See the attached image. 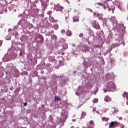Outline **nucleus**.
<instances>
[{
    "label": "nucleus",
    "instance_id": "nucleus-60",
    "mask_svg": "<svg viewBox=\"0 0 128 128\" xmlns=\"http://www.w3.org/2000/svg\"><path fill=\"white\" fill-rule=\"evenodd\" d=\"M62 40H63L64 42H65L64 40L63 39H62Z\"/></svg>",
    "mask_w": 128,
    "mask_h": 128
},
{
    "label": "nucleus",
    "instance_id": "nucleus-27",
    "mask_svg": "<svg viewBox=\"0 0 128 128\" xmlns=\"http://www.w3.org/2000/svg\"><path fill=\"white\" fill-rule=\"evenodd\" d=\"M84 64L86 68H89V66H90V63H88L86 61L84 62Z\"/></svg>",
    "mask_w": 128,
    "mask_h": 128
},
{
    "label": "nucleus",
    "instance_id": "nucleus-45",
    "mask_svg": "<svg viewBox=\"0 0 128 128\" xmlns=\"http://www.w3.org/2000/svg\"><path fill=\"white\" fill-rule=\"evenodd\" d=\"M110 74H108L106 76V78H110Z\"/></svg>",
    "mask_w": 128,
    "mask_h": 128
},
{
    "label": "nucleus",
    "instance_id": "nucleus-44",
    "mask_svg": "<svg viewBox=\"0 0 128 128\" xmlns=\"http://www.w3.org/2000/svg\"><path fill=\"white\" fill-rule=\"evenodd\" d=\"M118 118H119L120 120H122V117L118 118V116H117Z\"/></svg>",
    "mask_w": 128,
    "mask_h": 128
},
{
    "label": "nucleus",
    "instance_id": "nucleus-22",
    "mask_svg": "<svg viewBox=\"0 0 128 128\" xmlns=\"http://www.w3.org/2000/svg\"><path fill=\"white\" fill-rule=\"evenodd\" d=\"M80 22V19L78 16H74V22Z\"/></svg>",
    "mask_w": 128,
    "mask_h": 128
},
{
    "label": "nucleus",
    "instance_id": "nucleus-32",
    "mask_svg": "<svg viewBox=\"0 0 128 128\" xmlns=\"http://www.w3.org/2000/svg\"><path fill=\"white\" fill-rule=\"evenodd\" d=\"M60 100V97H58V96H56L55 97V100Z\"/></svg>",
    "mask_w": 128,
    "mask_h": 128
},
{
    "label": "nucleus",
    "instance_id": "nucleus-18",
    "mask_svg": "<svg viewBox=\"0 0 128 128\" xmlns=\"http://www.w3.org/2000/svg\"><path fill=\"white\" fill-rule=\"evenodd\" d=\"M104 100L106 102H112V98H110V96H106Z\"/></svg>",
    "mask_w": 128,
    "mask_h": 128
},
{
    "label": "nucleus",
    "instance_id": "nucleus-36",
    "mask_svg": "<svg viewBox=\"0 0 128 128\" xmlns=\"http://www.w3.org/2000/svg\"><path fill=\"white\" fill-rule=\"evenodd\" d=\"M52 38H53V40H56V38H58L56 37V35H53L52 36Z\"/></svg>",
    "mask_w": 128,
    "mask_h": 128
},
{
    "label": "nucleus",
    "instance_id": "nucleus-34",
    "mask_svg": "<svg viewBox=\"0 0 128 128\" xmlns=\"http://www.w3.org/2000/svg\"><path fill=\"white\" fill-rule=\"evenodd\" d=\"M54 31H52L51 32H49L48 33V36H52V34H54Z\"/></svg>",
    "mask_w": 128,
    "mask_h": 128
},
{
    "label": "nucleus",
    "instance_id": "nucleus-1",
    "mask_svg": "<svg viewBox=\"0 0 128 128\" xmlns=\"http://www.w3.org/2000/svg\"><path fill=\"white\" fill-rule=\"evenodd\" d=\"M109 20L112 22V24L114 26L113 30L116 32L120 34H116L115 36L116 42L113 44L114 48L120 46V44H123V46H124L125 44L124 42V32L126 30V27L123 24H118V21L116 17H112L109 18Z\"/></svg>",
    "mask_w": 128,
    "mask_h": 128
},
{
    "label": "nucleus",
    "instance_id": "nucleus-51",
    "mask_svg": "<svg viewBox=\"0 0 128 128\" xmlns=\"http://www.w3.org/2000/svg\"><path fill=\"white\" fill-rule=\"evenodd\" d=\"M72 122H76V120H72Z\"/></svg>",
    "mask_w": 128,
    "mask_h": 128
},
{
    "label": "nucleus",
    "instance_id": "nucleus-41",
    "mask_svg": "<svg viewBox=\"0 0 128 128\" xmlns=\"http://www.w3.org/2000/svg\"><path fill=\"white\" fill-rule=\"evenodd\" d=\"M53 78H58V76H56V75H54Z\"/></svg>",
    "mask_w": 128,
    "mask_h": 128
},
{
    "label": "nucleus",
    "instance_id": "nucleus-35",
    "mask_svg": "<svg viewBox=\"0 0 128 128\" xmlns=\"http://www.w3.org/2000/svg\"><path fill=\"white\" fill-rule=\"evenodd\" d=\"M86 116V113L83 112L82 114V118H84V116Z\"/></svg>",
    "mask_w": 128,
    "mask_h": 128
},
{
    "label": "nucleus",
    "instance_id": "nucleus-11",
    "mask_svg": "<svg viewBox=\"0 0 128 128\" xmlns=\"http://www.w3.org/2000/svg\"><path fill=\"white\" fill-rule=\"evenodd\" d=\"M12 64L8 66L6 70H9V71H8V74H12Z\"/></svg>",
    "mask_w": 128,
    "mask_h": 128
},
{
    "label": "nucleus",
    "instance_id": "nucleus-40",
    "mask_svg": "<svg viewBox=\"0 0 128 128\" xmlns=\"http://www.w3.org/2000/svg\"><path fill=\"white\" fill-rule=\"evenodd\" d=\"M110 63H111V64H114V60H110Z\"/></svg>",
    "mask_w": 128,
    "mask_h": 128
},
{
    "label": "nucleus",
    "instance_id": "nucleus-7",
    "mask_svg": "<svg viewBox=\"0 0 128 128\" xmlns=\"http://www.w3.org/2000/svg\"><path fill=\"white\" fill-rule=\"evenodd\" d=\"M36 40H38V42H40L41 44H44V39L42 36L40 34H38L36 36Z\"/></svg>",
    "mask_w": 128,
    "mask_h": 128
},
{
    "label": "nucleus",
    "instance_id": "nucleus-33",
    "mask_svg": "<svg viewBox=\"0 0 128 128\" xmlns=\"http://www.w3.org/2000/svg\"><path fill=\"white\" fill-rule=\"evenodd\" d=\"M93 102H94V104H98V100L94 99V100L93 101Z\"/></svg>",
    "mask_w": 128,
    "mask_h": 128
},
{
    "label": "nucleus",
    "instance_id": "nucleus-28",
    "mask_svg": "<svg viewBox=\"0 0 128 128\" xmlns=\"http://www.w3.org/2000/svg\"><path fill=\"white\" fill-rule=\"evenodd\" d=\"M102 120L103 122H108V120H110V118H102Z\"/></svg>",
    "mask_w": 128,
    "mask_h": 128
},
{
    "label": "nucleus",
    "instance_id": "nucleus-52",
    "mask_svg": "<svg viewBox=\"0 0 128 128\" xmlns=\"http://www.w3.org/2000/svg\"><path fill=\"white\" fill-rule=\"evenodd\" d=\"M96 112L97 114H100V112L98 111H96Z\"/></svg>",
    "mask_w": 128,
    "mask_h": 128
},
{
    "label": "nucleus",
    "instance_id": "nucleus-54",
    "mask_svg": "<svg viewBox=\"0 0 128 128\" xmlns=\"http://www.w3.org/2000/svg\"><path fill=\"white\" fill-rule=\"evenodd\" d=\"M50 0H46V1H45L44 2H48Z\"/></svg>",
    "mask_w": 128,
    "mask_h": 128
},
{
    "label": "nucleus",
    "instance_id": "nucleus-39",
    "mask_svg": "<svg viewBox=\"0 0 128 128\" xmlns=\"http://www.w3.org/2000/svg\"><path fill=\"white\" fill-rule=\"evenodd\" d=\"M71 56H76V52H74L70 54Z\"/></svg>",
    "mask_w": 128,
    "mask_h": 128
},
{
    "label": "nucleus",
    "instance_id": "nucleus-6",
    "mask_svg": "<svg viewBox=\"0 0 128 128\" xmlns=\"http://www.w3.org/2000/svg\"><path fill=\"white\" fill-rule=\"evenodd\" d=\"M52 9L56 10V12H62L64 10V8L58 4L57 5H54V7H52Z\"/></svg>",
    "mask_w": 128,
    "mask_h": 128
},
{
    "label": "nucleus",
    "instance_id": "nucleus-9",
    "mask_svg": "<svg viewBox=\"0 0 128 128\" xmlns=\"http://www.w3.org/2000/svg\"><path fill=\"white\" fill-rule=\"evenodd\" d=\"M92 26L96 30H100V24L96 22V21H93L92 22Z\"/></svg>",
    "mask_w": 128,
    "mask_h": 128
},
{
    "label": "nucleus",
    "instance_id": "nucleus-8",
    "mask_svg": "<svg viewBox=\"0 0 128 128\" xmlns=\"http://www.w3.org/2000/svg\"><path fill=\"white\" fill-rule=\"evenodd\" d=\"M94 16H96V18H98V20H104V15L102 14H100L98 13H94Z\"/></svg>",
    "mask_w": 128,
    "mask_h": 128
},
{
    "label": "nucleus",
    "instance_id": "nucleus-16",
    "mask_svg": "<svg viewBox=\"0 0 128 128\" xmlns=\"http://www.w3.org/2000/svg\"><path fill=\"white\" fill-rule=\"evenodd\" d=\"M52 28H54L55 30H58V28H60V26H58V24H56L55 25H54L52 26Z\"/></svg>",
    "mask_w": 128,
    "mask_h": 128
},
{
    "label": "nucleus",
    "instance_id": "nucleus-13",
    "mask_svg": "<svg viewBox=\"0 0 128 128\" xmlns=\"http://www.w3.org/2000/svg\"><path fill=\"white\" fill-rule=\"evenodd\" d=\"M56 56H59L57 57V58H62V56H64V52H57L56 53Z\"/></svg>",
    "mask_w": 128,
    "mask_h": 128
},
{
    "label": "nucleus",
    "instance_id": "nucleus-46",
    "mask_svg": "<svg viewBox=\"0 0 128 128\" xmlns=\"http://www.w3.org/2000/svg\"><path fill=\"white\" fill-rule=\"evenodd\" d=\"M2 41H0V46H2Z\"/></svg>",
    "mask_w": 128,
    "mask_h": 128
},
{
    "label": "nucleus",
    "instance_id": "nucleus-30",
    "mask_svg": "<svg viewBox=\"0 0 128 128\" xmlns=\"http://www.w3.org/2000/svg\"><path fill=\"white\" fill-rule=\"evenodd\" d=\"M12 40V36L10 35H8L6 37V40Z\"/></svg>",
    "mask_w": 128,
    "mask_h": 128
},
{
    "label": "nucleus",
    "instance_id": "nucleus-38",
    "mask_svg": "<svg viewBox=\"0 0 128 128\" xmlns=\"http://www.w3.org/2000/svg\"><path fill=\"white\" fill-rule=\"evenodd\" d=\"M21 40H22V42H24V36H23L21 38Z\"/></svg>",
    "mask_w": 128,
    "mask_h": 128
},
{
    "label": "nucleus",
    "instance_id": "nucleus-24",
    "mask_svg": "<svg viewBox=\"0 0 128 128\" xmlns=\"http://www.w3.org/2000/svg\"><path fill=\"white\" fill-rule=\"evenodd\" d=\"M12 36H18V34L16 31H12Z\"/></svg>",
    "mask_w": 128,
    "mask_h": 128
},
{
    "label": "nucleus",
    "instance_id": "nucleus-62",
    "mask_svg": "<svg viewBox=\"0 0 128 128\" xmlns=\"http://www.w3.org/2000/svg\"><path fill=\"white\" fill-rule=\"evenodd\" d=\"M86 60H87V62H88V59H86Z\"/></svg>",
    "mask_w": 128,
    "mask_h": 128
},
{
    "label": "nucleus",
    "instance_id": "nucleus-43",
    "mask_svg": "<svg viewBox=\"0 0 128 128\" xmlns=\"http://www.w3.org/2000/svg\"><path fill=\"white\" fill-rule=\"evenodd\" d=\"M64 32H66V30H62V34H64Z\"/></svg>",
    "mask_w": 128,
    "mask_h": 128
},
{
    "label": "nucleus",
    "instance_id": "nucleus-15",
    "mask_svg": "<svg viewBox=\"0 0 128 128\" xmlns=\"http://www.w3.org/2000/svg\"><path fill=\"white\" fill-rule=\"evenodd\" d=\"M50 22H52V24H54L56 22H58V20H54V18H53L52 16H50Z\"/></svg>",
    "mask_w": 128,
    "mask_h": 128
},
{
    "label": "nucleus",
    "instance_id": "nucleus-26",
    "mask_svg": "<svg viewBox=\"0 0 128 128\" xmlns=\"http://www.w3.org/2000/svg\"><path fill=\"white\" fill-rule=\"evenodd\" d=\"M123 96H124V98H126V100H128V93L124 92V94H123Z\"/></svg>",
    "mask_w": 128,
    "mask_h": 128
},
{
    "label": "nucleus",
    "instance_id": "nucleus-21",
    "mask_svg": "<svg viewBox=\"0 0 128 128\" xmlns=\"http://www.w3.org/2000/svg\"><path fill=\"white\" fill-rule=\"evenodd\" d=\"M90 48L88 47L87 46H84L83 48V50L84 52H88V50H90Z\"/></svg>",
    "mask_w": 128,
    "mask_h": 128
},
{
    "label": "nucleus",
    "instance_id": "nucleus-61",
    "mask_svg": "<svg viewBox=\"0 0 128 128\" xmlns=\"http://www.w3.org/2000/svg\"><path fill=\"white\" fill-rule=\"evenodd\" d=\"M9 32H12V30H9Z\"/></svg>",
    "mask_w": 128,
    "mask_h": 128
},
{
    "label": "nucleus",
    "instance_id": "nucleus-49",
    "mask_svg": "<svg viewBox=\"0 0 128 128\" xmlns=\"http://www.w3.org/2000/svg\"><path fill=\"white\" fill-rule=\"evenodd\" d=\"M121 128H124V126L122 125L120 126Z\"/></svg>",
    "mask_w": 128,
    "mask_h": 128
},
{
    "label": "nucleus",
    "instance_id": "nucleus-19",
    "mask_svg": "<svg viewBox=\"0 0 128 128\" xmlns=\"http://www.w3.org/2000/svg\"><path fill=\"white\" fill-rule=\"evenodd\" d=\"M84 90V86H80L78 88V92H82Z\"/></svg>",
    "mask_w": 128,
    "mask_h": 128
},
{
    "label": "nucleus",
    "instance_id": "nucleus-64",
    "mask_svg": "<svg viewBox=\"0 0 128 128\" xmlns=\"http://www.w3.org/2000/svg\"><path fill=\"white\" fill-rule=\"evenodd\" d=\"M31 62L32 60V59H30Z\"/></svg>",
    "mask_w": 128,
    "mask_h": 128
},
{
    "label": "nucleus",
    "instance_id": "nucleus-2",
    "mask_svg": "<svg viewBox=\"0 0 128 128\" xmlns=\"http://www.w3.org/2000/svg\"><path fill=\"white\" fill-rule=\"evenodd\" d=\"M112 4V1H104L103 4L102 3H96V6H102L104 10H108L109 12H112V13L114 14V10H116V7L114 6H111L110 4Z\"/></svg>",
    "mask_w": 128,
    "mask_h": 128
},
{
    "label": "nucleus",
    "instance_id": "nucleus-12",
    "mask_svg": "<svg viewBox=\"0 0 128 128\" xmlns=\"http://www.w3.org/2000/svg\"><path fill=\"white\" fill-rule=\"evenodd\" d=\"M112 114H113L114 116V114H117L118 112V108H112Z\"/></svg>",
    "mask_w": 128,
    "mask_h": 128
},
{
    "label": "nucleus",
    "instance_id": "nucleus-3",
    "mask_svg": "<svg viewBox=\"0 0 128 128\" xmlns=\"http://www.w3.org/2000/svg\"><path fill=\"white\" fill-rule=\"evenodd\" d=\"M8 54H10V56H8V54H6L5 57L3 58L4 62H10V60H16V58L18 54H14V52L12 50V49L8 50Z\"/></svg>",
    "mask_w": 128,
    "mask_h": 128
},
{
    "label": "nucleus",
    "instance_id": "nucleus-5",
    "mask_svg": "<svg viewBox=\"0 0 128 128\" xmlns=\"http://www.w3.org/2000/svg\"><path fill=\"white\" fill-rule=\"evenodd\" d=\"M113 4H115L116 6L118 8L121 10V12H124V6H122V3L118 0H112Z\"/></svg>",
    "mask_w": 128,
    "mask_h": 128
},
{
    "label": "nucleus",
    "instance_id": "nucleus-17",
    "mask_svg": "<svg viewBox=\"0 0 128 128\" xmlns=\"http://www.w3.org/2000/svg\"><path fill=\"white\" fill-rule=\"evenodd\" d=\"M94 128V121H90V126H88V128Z\"/></svg>",
    "mask_w": 128,
    "mask_h": 128
},
{
    "label": "nucleus",
    "instance_id": "nucleus-59",
    "mask_svg": "<svg viewBox=\"0 0 128 128\" xmlns=\"http://www.w3.org/2000/svg\"><path fill=\"white\" fill-rule=\"evenodd\" d=\"M90 12H92V10H90Z\"/></svg>",
    "mask_w": 128,
    "mask_h": 128
},
{
    "label": "nucleus",
    "instance_id": "nucleus-48",
    "mask_svg": "<svg viewBox=\"0 0 128 128\" xmlns=\"http://www.w3.org/2000/svg\"><path fill=\"white\" fill-rule=\"evenodd\" d=\"M28 106V104L27 103H24V106Z\"/></svg>",
    "mask_w": 128,
    "mask_h": 128
},
{
    "label": "nucleus",
    "instance_id": "nucleus-56",
    "mask_svg": "<svg viewBox=\"0 0 128 128\" xmlns=\"http://www.w3.org/2000/svg\"><path fill=\"white\" fill-rule=\"evenodd\" d=\"M74 74H76V71H74Z\"/></svg>",
    "mask_w": 128,
    "mask_h": 128
},
{
    "label": "nucleus",
    "instance_id": "nucleus-42",
    "mask_svg": "<svg viewBox=\"0 0 128 128\" xmlns=\"http://www.w3.org/2000/svg\"><path fill=\"white\" fill-rule=\"evenodd\" d=\"M82 36H84V34H80V38H82Z\"/></svg>",
    "mask_w": 128,
    "mask_h": 128
},
{
    "label": "nucleus",
    "instance_id": "nucleus-25",
    "mask_svg": "<svg viewBox=\"0 0 128 128\" xmlns=\"http://www.w3.org/2000/svg\"><path fill=\"white\" fill-rule=\"evenodd\" d=\"M68 45L67 44H64V45H63V50H68Z\"/></svg>",
    "mask_w": 128,
    "mask_h": 128
},
{
    "label": "nucleus",
    "instance_id": "nucleus-53",
    "mask_svg": "<svg viewBox=\"0 0 128 128\" xmlns=\"http://www.w3.org/2000/svg\"><path fill=\"white\" fill-rule=\"evenodd\" d=\"M96 108H94V110H93V112H96Z\"/></svg>",
    "mask_w": 128,
    "mask_h": 128
},
{
    "label": "nucleus",
    "instance_id": "nucleus-50",
    "mask_svg": "<svg viewBox=\"0 0 128 128\" xmlns=\"http://www.w3.org/2000/svg\"><path fill=\"white\" fill-rule=\"evenodd\" d=\"M72 46L74 48H76V44H73Z\"/></svg>",
    "mask_w": 128,
    "mask_h": 128
},
{
    "label": "nucleus",
    "instance_id": "nucleus-29",
    "mask_svg": "<svg viewBox=\"0 0 128 128\" xmlns=\"http://www.w3.org/2000/svg\"><path fill=\"white\" fill-rule=\"evenodd\" d=\"M66 34L68 36H72V32L70 30H68L66 32Z\"/></svg>",
    "mask_w": 128,
    "mask_h": 128
},
{
    "label": "nucleus",
    "instance_id": "nucleus-31",
    "mask_svg": "<svg viewBox=\"0 0 128 128\" xmlns=\"http://www.w3.org/2000/svg\"><path fill=\"white\" fill-rule=\"evenodd\" d=\"M22 28H24V30H26L28 28V25H26V24L25 25H22Z\"/></svg>",
    "mask_w": 128,
    "mask_h": 128
},
{
    "label": "nucleus",
    "instance_id": "nucleus-4",
    "mask_svg": "<svg viewBox=\"0 0 128 128\" xmlns=\"http://www.w3.org/2000/svg\"><path fill=\"white\" fill-rule=\"evenodd\" d=\"M116 84H114V83L112 82V80L110 79L108 82L106 88L104 90V92L106 93L108 92H116Z\"/></svg>",
    "mask_w": 128,
    "mask_h": 128
},
{
    "label": "nucleus",
    "instance_id": "nucleus-10",
    "mask_svg": "<svg viewBox=\"0 0 128 128\" xmlns=\"http://www.w3.org/2000/svg\"><path fill=\"white\" fill-rule=\"evenodd\" d=\"M118 124L116 122H112L109 128H116V126H118Z\"/></svg>",
    "mask_w": 128,
    "mask_h": 128
},
{
    "label": "nucleus",
    "instance_id": "nucleus-47",
    "mask_svg": "<svg viewBox=\"0 0 128 128\" xmlns=\"http://www.w3.org/2000/svg\"><path fill=\"white\" fill-rule=\"evenodd\" d=\"M76 96H80V93L76 92Z\"/></svg>",
    "mask_w": 128,
    "mask_h": 128
},
{
    "label": "nucleus",
    "instance_id": "nucleus-37",
    "mask_svg": "<svg viewBox=\"0 0 128 128\" xmlns=\"http://www.w3.org/2000/svg\"><path fill=\"white\" fill-rule=\"evenodd\" d=\"M52 11H50L48 12V16H50L52 15Z\"/></svg>",
    "mask_w": 128,
    "mask_h": 128
},
{
    "label": "nucleus",
    "instance_id": "nucleus-55",
    "mask_svg": "<svg viewBox=\"0 0 128 128\" xmlns=\"http://www.w3.org/2000/svg\"><path fill=\"white\" fill-rule=\"evenodd\" d=\"M2 62H0V66H2Z\"/></svg>",
    "mask_w": 128,
    "mask_h": 128
},
{
    "label": "nucleus",
    "instance_id": "nucleus-23",
    "mask_svg": "<svg viewBox=\"0 0 128 128\" xmlns=\"http://www.w3.org/2000/svg\"><path fill=\"white\" fill-rule=\"evenodd\" d=\"M62 116L64 120H66V118H68V113L66 112L64 114L63 113L62 114Z\"/></svg>",
    "mask_w": 128,
    "mask_h": 128
},
{
    "label": "nucleus",
    "instance_id": "nucleus-63",
    "mask_svg": "<svg viewBox=\"0 0 128 128\" xmlns=\"http://www.w3.org/2000/svg\"><path fill=\"white\" fill-rule=\"evenodd\" d=\"M18 27L20 26V25H18Z\"/></svg>",
    "mask_w": 128,
    "mask_h": 128
},
{
    "label": "nucleus",
    "instance_id": "nucleus-58",
    "mask_svg": "<svg viewBox=\"0 0 128 128\" xmlns=\"http://www.w3.org/2000/svg\"><path fill=\"white\" fill-rule=\"evenodd\" d=\"M22 15H20L19 16V18H20V16H22Z\"/></svg>",
    "mask_w": 128,
    "mask_h": 128
},
{
    "label": "nucleus",
    "instance_id": "nucleus-14",
    "mask_svg": "<svg viewBox=\"0 0 128 128\" xmlns=\"http://www.w3.org/2000/svg\"><path fill=\"white\" fill-rule=\"evenodd\" d=\"M10 50H12V51L13 52L14 54H16V52H20V48L18 46L16 47V48H14V50H15L14 51V48H12Z\"/></svg>",
    "mask_w": 128,
    "mask_h": 128
},
{
    "label": "nucleus",
    "instance_id": "nucleus-57",
    "mask_svg": "<svg viewBox=\"0 0 128 128\" xmlns=\"http://www.w3.org/2000/svg\"><path fill=\"white\" fill-rule=\"evenodd\" d=\"M51 6H54V4L52 3Z\"/></svg>",
    "mask_w": 128,
    "mask_h": 128
},
{
    "label": "nucleus",
    "instance_id": "nucleus-20",
    "mask_svg": "<svg viewBox=\"0 0 128 128\" xmlns=\"http://www.w3.org/2000/svg\"><path fill=\"white\" fill-rule=\"evenodd\" d=\"M40 12L38 10H34V12H32V16H38V14Z\"/></svg>",
    "mask_w": 128,
    "mask_h": 128
}]
</instances>
